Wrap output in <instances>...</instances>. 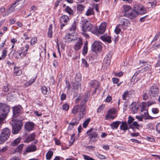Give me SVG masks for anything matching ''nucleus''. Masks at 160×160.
Instances as JSON below:
<instances>
[{
	"label": "nucleus",
	"mask_w": 160,
	"mask_h": 160,
	"mask_svg": "<svg viewBox=\"0 0 160 160\" xmlns=\"http://www.w3.org/2000/svg\"><path fill=\"white\" fill-rule=\"evenodd\" d=\"M22 108L21 106H15L13 108V116L12 125V132L13 134H17L21 130L23 125V123L21 119L16 118L22 113Z\"/></svg>",
	"instance_id": "f257e3e1"
},
{
	"label": "nucleus",
	"mask_w": 160,
	"mask_h": 160,
	"mask_svg": "<svg viewBox=\"0 0 160 160\" xmlns=\"http://www.w3.org/2000/svg\"><path fill=\"white\" fill-rule=\"evenodd\" d=\"M10 107L7 104L0 103V129L2 124L5 122V118L9 112Z\"/></svg>",
	"instance_id": "f03ea898"
},
{
	"label": "nucleus",
	"mask_w": 160,
	"mask_h": 160,
	"mask_svg": "<svg viewBox=\"0 0 160 160\" xmlns=\"http://www.w3.org/2000/svg\"><path fill=\"white\" fill-rule=\"evenodd\" d=\"M92 28V25L91 23H88L87 21L83 23L82 26V32H81L82 35L84 36L86 38H88L89 36L86 32L90 31Z\"/></svg>",
	"instance_id": "7ed1b4c3"
},
{
	"label": "nucleus",
	"mask_w": 160,
	"mask_h": 160,
	"mask_svg": "<svg viewBox=\"0 0 160 160\" xmlns=\"http://www.w3.org/2000/svg\"><path fill=\"white\" fill-rule=\"evenodd\" d=\"M88 100V96L87 95L85 98H84L83 100H82L80 103V114L78 116L80 118H81L83 117L86 113V105H85L86 102Z\"/></svg>",
	"instance_id": "20e7f679"
},
{
	"label": "nucleus",
	"mask_w": 160,
	"mask_h": 160,
	"mask_svg": "<svg viewBox=\"0 0 160 160\" xmlns=\"http://www.w3.org/2000/svg\"><path fill=\"white\" fill-rule=\"evenodd\" d=\"M10 130L8 128L2 130L0 134V140L2 142H4L7 140L10 136Z\"/></svg>",
	"instance_id": "39448f33"
},
{
	"label": "nucleus",
	"mask_w": 160,
	"mask_h": 160,
	"mask_svg": "<svg viewBox=\"0 0 160 160\" xmlns=\"http://www.w3.org/2000/svg\"><path fill=\"white\" fill-rule=\"evenodd\" d=\"M87 134L89 136L91 141L96 142L98 138V134L96 130L93 128H91L87 132Z\"/></svg>",
	"instance_id": "423d86ee"
},
{
	"label": "nucleus",
	"mask_w": 160,
	"mask_h": 160,
	"mask_svg": "<svg viewBox=\"0 0 160 160\" xmlns=\"http://www.w3.org/2000/svg\"><path fill=\"white\" fill-rule=\"evenodd\" d=\"M159 93V88L157 86H152L150 88L149 94L151 97H157L158 96Z\"/></svg>",
	"instance_id": "0eeeda50"
},
{
	"label": "nucleus",
	"mask_w": 160,
	"mask_h": 160,
	"mask_svg": "<svg viewBox=\"0 0 160 160\" xmlns=\"http://www.w3.org/2000/svg\"><path fill=\"white\" fill-rule=\"evenodd\" d=\"M134 10L138 14H143L146 12V10L143 6L140 4H136L134 5Z\"/></svg>",
	"instance_id": "6e6552de"
},
{
	"label": "nucleus",
	"mask_w": 160,
	"mask_h": 160,
	"mask_svg": "<svg viewBox=\"0 0 160 160\" xmlns=\"http://www.w3.org/2000/svg\"><path fill=\"white\" fill-rule=\"evenodd\" d=\"M73 42L75 43L73 48L76 51H78L81 48L83 44L82 39L80 38H78L74 39Z\"/></svg>",
	"instance_id": "1a4fd4ad"
},
{
	"label": "nucleus",
	"mask_w": 160,
	"mask_h": 160,
	"mask_svg": "<svg viewBox=\"0 0 160 160\" xmlns=\"http://www.w3.org/2000/svg\"><path fill=\"white\" fill-rule=\"evenodd\" d=\"M102 49V43L98 41H95L92 46V50L94 52H100Z\"/></svg>",
	"instance_id": "9d476101"
},
{
	"label": "nucleus",
	"mask_w": 160,
	"mask_h": 160,
	"mask_svg": "<svg viewBox=\"0 0 160 160\" xmlns=\"http://www.w3.org/2000/svg\"><path fill=\"white\" fill-rule=\"evenodd\" d=\"M69 18L67 15H62L60 17V21L61 24L60 28L61 29H62L67 24V23L69 21Z\"/></svg>",
	"instance_id": "9b49d317"
},
{
	"label": "nucleus",
	"mask_w": 160,
	"mask_h": 160,
	"mask_svg": "<svg viewBox=\"0 0 160 160\" xmlns=\"http://www.w3.org/2000/svg\"><path fill=\"white\" fill-rule=\"evenodd\" d=\"M106 27V23L105 22H103L100 25L98 29V27H96V32L99 34H102L105 32Z\"/></svg>",
	"instance_id": "f8f14e48"
},
{
	"label": "nucleus",
	"mask_w": 160,
	"mask_h": 160,
	"mask_svg": "<svg viewBox=\"0 0 160 160\" xmlns=\"http://www.w3.org/2000/svg\"><path fill=\"white\" fill-rule=\"evenodd\" d=\"M99 82L97 80H94L91 81L89 83V86L92 88L95 89L94 92H92L93 94L96 93V90L99 85Z\"/></svg>",
	"instance_id": "ddd939ff"
},
{
	"label": "nucleus",
	"mask_w": 160,
	"mask_h": 160,
	"mask_svg": "<svg viewBox=\"0 0 160 160\" xmlns=\"http://www.w3.org/2000/svg\"><path fill=\"white\" fill-rule=\"evenodd\" d=\"M36 137V134L34 133H32L26 136L24 138V142L28 143L34 140Z\"/></svg>",
	"instance_id": "4468645a"
},
{
	"label": "nucleus",
	"mask_w": 160,
	"mask_h": 160,
	"mask_svg": "<svg viewBox=\"0 0 160 160\" xmlns=\"http://www.w3.org/2000/svg\"><path fill=\"white\" fill-rule=\"evenodd\" d=\"M138 15L137 12L134 10L132 9L128 12L127 13V14L125 16L130 19H133L136 18Z\"/></svg>",
	"instance_id": "2eb2a0df"
},
{
	"label": "nucleus",
	"mask_w": 160,
	"mask_h": 160,
	"mask_svg": "<svg viewBox=\"0 0 160 160\" xmlns=\"http://www.w3.org/2000/svg\"><path fill=\"white\" fill-rule=\"evenodd\" d=\"M119 25L124 27H128L130 25V22L128 19L122 18L120 20V24Z\"/></svg>",
	"instance_id": "dca6fc26"
},
{
	"label": "nucleus",
	"mask_w": 160,
	"mask_h": 160,
	"mask_svg": "<svg viewBox=\"0 0 160 160\" xmlns=\"http://www.w3.org/2000/svg\"><path fill=\"white\" fill-rule=\"evenodd\" d=\"M130 108L132 113L134 114L137 112L139 106L136 102H134L132 103L131 105Z\"/></svg>",
	"instance_id": "f3484780"
},
{
	"label": "nucleus",
	"mask_w": 160,
	"mask_h": 160,
	"mask_svg": "<svg viewBox=\"0 0 160 160\" xmlns=\"http://www.w3.org/2000/svg\"><path fill=\"white\" fill-rule=\"evenodd\" d=\"M24 126L25 129L27 131H30L33 130L34 125L32 122H28L25 123Z\"/></svg>",
	"instance_id": "a211bd4d"
},
{
	"label": "nucleus",
	"mask_w": 160,
	"mask_h": 160,
	"mask_svg": "<svg viewBox=\"0 0 160 160\" xmlns=\"http://www.w3.org/2000/svg\"><path fill=\"white\" fill-rule=\"evenodd\" d=\"M27 52L24 50V48L21 47L20 50L17 52V53L21 58H22L24 57Z\"/></svg>",
	"instance_id": "6ab92c4d"
},
{
	"label": "nucleus",
	"mask_w": 160,
	"mask_h": 160,
	"mask_svg": "<svg viewBox=\"0 0 160 160\" xmlns=\"http://www.w3.org/2000/svg\"><path fill=\"white\" fill-rule=\"evenodd\" d=\"M37 148L36 145H31L29 146L26 148L25 151L26 152H34L36 150Z\"/></svg>",
	"instance_id": "aec40b11"
},
{
	"label": "nucleus",
	"mask_w": 160,
	"mask_h": 160,
	"mask_svg": "<svg viewBox=\"0 0 160 160\" xmlns=\"http://www.w3.org/2000/svg\"><path fill=\"white\" fill-rule=\"evenodd\" d=\"M129 126L128 127V124L126 122H122L121 124L120 127V129L121 130H122L124 132H125L127 130H129Z\"/></svg>",
	"instance_id": "412c9836"
},
{
	"label": "nucleus",
	"mask_w": 160,
	"mask_h": 160,
	"mask_svg": "<svg viewBox=\"0 0 160 160\" xmlns=\"http://www.w3.org/2000/svg\"><path fill=\"white\" fill-rule=\"evenodd\" d=\"M81 76L80 73H78L76 75L75 77V84L77 86L79 85L80 82L81 81Z\"/></svg>",
	"instance_id": "4be33fe9"
},
{
	"label": "nucleus",
	"mask_w": 160,
	"mask_h": 160,
	"mask_svg": "<svg viewBox=\"0 0 160 160\" xmlns=\"http://www.w3.org/2000/svg\"><path fill=\"white\" fill-rule=\"evenodd\" d=\"M100 38L103 41L106 42L108 43L111 42V38L110 36L107 35H103L100 37Z\"/></svg>",
	"instance_id": "5701e85b"
},
{
	"label": "nucleus",
	"mask_w": 160,
	"mask_h": 160,
	"mask_svg": "<svg viewBox=\"0 0 160 160\" xmlns=\"http://www.w3.org/2000/svg\"><path fill=\"white\" fill-rule=\"evenodd\" d=\"M132 9L130 6L128 5H124L123 6L122 11L124 12V14L125 16L127 14V13L128 12Z\"/></svg>",
	"instance_id": "b1692460"
},
{
	"label": "nucleus",
	"mask_w": 160,
	"mask_h": 160,
	"mask_svg": "<svg viewBox=\"0 0 160 160\" xmlns=\"http://www.w3.org/2000/svg\"><path fill=\"white\" fill-rule=\"evenodd\" d=\"M110 56L109 57L108 56H107L105 58L103 64L106 67H107L110 64Z\"/></svg>",
	"instance_id": "393cba45"
},
{
	"label": "nucleus",
	"mask_w": 160,
	"mask_h": 160,
	"mask_svg": "<svg viewBox=\"0 0 160 160\" xmlns=\"http://www.w3.org/2000/svg\"><path fill=\"white\" fill-rule=\"evenodd\" d=\"M80 106L79 105H75L72 108V113L74 115H76L79 110H80Z\"/></svg>",
	"instance_id": "a878e982"
},
{
	"label": "nucleus",
	"mask_w": 160,
	"mask_h": 160,
	"mask_svg": "<svg viewBox=\"0 0 160 160\" xmlns=\"http://www.w3.org/2000/svg\"><path fill=\"white\" fill-rule=\"evenodd\" d=\"M14 75L16 76H20L22 73V70L19 69V68L14 67Z\"/></svg>",
	"instance_id": "bb28decb"
},
{
	"label": "nucleus",
	"mask_w": 160,
	"mask_h": 160,
	"mask_svg": "<svg viewBox=\"0 0 160 160\" xmlns=\"http://www.w3.org/2000/svg\"><path fill=\"white\" fill-rule=\"evenodd\" d=\"M120 122L119 121H116L113 122L110 124V126L112 129H117L118 127Z\"/></svg>",
	"instance_id": "cd10ccee"
},
{
	"label": "nucleus",
	"mask_w": 160,
	"mask_h": 160,
	"mask_svg": "<svg viewBox=\"0 0 160 160\" xmlns=\"http://www.w3.org/2000/svg\"><path fill=\"white\" fill-rule=\"evenodd\" d=\"M94 12L93 9L92 8H89L88 9L85 13V15L87 16L93 15L94 16Z\"/></svg>",
	"instance_id": "c85d7f7f"
},
{
	"label": "nucleus",
	"mask_w": 160,
	"mask_h": 160,
	"mask_svg": "<svg viewBox=\"0 0 160 160\" xmlns=\"http://www.w3.org/2000/svg\"><path fill=\"white\" fill-rule=\"evenodd\" d=\"M76 28V22L74 21L69 28V30L72 33L74 32Z\"/></svg>",
	"instance_id": "c756f323"
},
{
	"label": "nucleus",
	"mask_w": 160,
	"mask_h": 160,
	"mask_svg": "<svg viewBox=\"0 0 160 160\" xmlns=\"http://www.w3.org/2000/svg\"><path fill=\"white\" fill-rule=\"evenodd\" d=\"M64 38L66 39V41L68 42H73L74 39L72 38V35L69 34L66 35Z\"/></svg>",
	"instance_id": "7c9ffc66"
},
{
	"label": "nucleus",
	"mask_w": 160,
	"mask_h": 160,
	"mask_svg": "<svg viewBox=\"0 0 160 160\" xmlns=\"http://www.w3.org/2000/svg\"><path fill=\"white\" fill-rule=\"evenodd\" d=\"M21 139L18 138L13 140L11 143V145L13 146L17 145L20 142Z\"/></svg>",
	"instance_id": "2f4dec72"
},
{
	"label": "nucleus",
	"mask_w": 160,
	"mask_h": 160,
	"mask_svg": "<svg viewBox=\"0 0 160 160\" xmlns=\"http://www.w3.org/2000/svg\"><path fill=\"white\" fill-rule=\"evenodd\" d=\"M13 5L9 8L7 10V12L3 16H5L8 15L9 13H11L14 10V8L15 6H14V7H13Z\"/></svg>",
	"instance_id": "473e14b6"
},
{
	"label": "nucleus",
	"mask_w": 160,
	"mask_h": 160,
	"mask_svg": "<svg viewBox=\"0 0 160 160\" xmlns=\"http://www.w3.org/2000/svg\"><path fill=\"white\" fill-rule=\"evenodd\" d=\"M41 90L42 93L44 95L47 94L49 92V90H48L47 88L45 86L42 87Z\"/></svg>",
	"instance_id": "72a5a7b5"
},
{
	"label": "nucleus",
	"mask_w": 160,
	"mask_h": 160,
	"mask_svg": "<svg viewBox=\"0 0 160 160\" xmlns=\"http://www.w3.org/2000/svg\"><path fill=\"white\" fill-rule=\"evenodd\" d=\"M52 24H51L49 26L48 32V36L50 38H51L52 37Z\"/></svg>",
	"instance_id": "f704fd0d"
},
{
	"label": "nucleus",
	"mask_w": 160,
	"mask_h": 160,
	"mask_svg": "<svg viewBox=\"0 0 160 160\" xmlns=\"http://www.w3.org/2000/svg\"><path fill=\"white\" fill-rule=\"evenodd\" d=\"M140 126L139 124H138L137 122H133L132 124L129 127L130 128H133V127H135L136 128H138V127Z\"/></svg>",
	"instance_id": "c9c22d12"
},
{
	"label": "nucleus",
	"mask_w": 160,
	"mask_h": 160,
	"mask_svg": "<svg viewBox=\"0 0 160 160\" xmlns=\"http://www.w3.org/2000/svg\"><path fill=\"white\" fill-rule=\"evenodd\" d=\"M116 116H114L112 114H111L110 113H107L105 117V119L108 120L109 119H114Z\"/></svg>",
	"instance_id": "e433bc0d"
},
{
	"label": "nucleus",
	"mask_w": 160,
	"mask_h": 160,
	"mask_svg": "<svg viewBox=\"0 0 160 160\" xmlns=\"http://www.w3.org/2000/svg\"><path fill=\"white\" fill-rule=\"evenodd\" d=\"M134 119L131 116H129L128 117V124L129 125V127L133 122Z\"/></svg>",
	"instance_id": "4c0bfd02"
},
{
	"label": "nucleus",
	"mask_w": 160,
	"mask_h": 160,
	"mask_svg": "<svg viewBox=\"0 0 160 160\" xmlns=\"http://www.w3.org/2000/svg\"><path fill=\"white\" fill-rule=\"evenodd\" d=\"M53 154V152L52 151H48L46 155V159L48 160L50 159L52 156Z\"/></svg>",
	"instance_id": "58836bf2"
},
{
	"label": "nucleus",
	"mask_w": 160,
	"mask_h": 160,
	"mask_svg": "<svg viewBox=\"0 0 160 160\" xmlns=\"http://www.w3.org/2000/svg\"><path fill=\"white\" fill-rule=\"evenodd\" d=\"M121 27L122 26L119 24L117 26L114 30L115 32L117 34H118L121 31Z\"/></svg>",
	"instance_id": "ea45409f"
},
{
	"label": "nucleus",
	"mask_w": 160,
	"mask_h": 160,
	"mask_svg": "<svg viewBox=\"0 0 160 160\" xmlns=\"http://www.w3.org/2000/svg\"><path fill=\"white\" fill-rule=\"evenodd\" d=\"M8 51L7 48H4L2 51V58H5L7 55V52Z\"/></svg>",
	"instance_id": "a19ab883"
},
{
	"label": "nucleus",
	"mask_w": 160,
	"mask_h": 160,
	"mask_svg": "<svg viewBox=\"0 0 160 160\" xmlns=\"http://www.w3.org/2000/svg\"><path fill=\"white\" fill-rule=\"evenodd\" d=\"M128 97H129L128 92V91H125L122 95L123 100H126L127 98Z\"/></svg>",
	"instance_id": "79ce46f5"
},
{
	"label": "nucleus",
	"mask_w": 160,
	"mask_h": 160,
	"mask_svg": "<svg viewBox=\"0 0 160 160\" xmlns=\"http://www.w3.org/2000/svg\"><path fill=\"white\" fill-rule=\"evenodd\" d=\"M66 11L70 15H72L73 14V10L68 6L65 9Z\"/></svg>",
	"instance_id": "37998d69"
},
{
	"label": "nucleus",
	"mask_w": 160,
	"mask_h": 160,
	"mask_svg": "<svg viewBox=\"0 0 160 160\" xmlns=\"http://www.w3.org/2000/svg\"><path fill=\"white\" fill-rule=\"evenodd\" d=\"M23 146L24 144H23L19 145L18 147H17L16 149V151L19 152H21L22 150Z\"/></svg>",
	"instance_id": "c03bdc74"
},
{
	"label": "nucleus",
	"mask_w": 160,
	"mask_h": 160,
	"mask_svg": "<svg viewBox=\"0 0 160 160\" xmlns=\"http://www.w3.org/2000/svg\"><path fill=\"white\" fill-rule=\"evenodd\" d=\"M85 6L82 4H78L77 6V9L78 11H82L84 9Z\"/></svg>",
	"instance_id": "a18cd8bd"
},
{
	"label": "nucleus",
	"mask_w": 160,
	"mask_h": 160,
	"mask_svg": "<svg viewBox=\"0 0 160 160\" xmlns=\"http://www.w3.org/2000/svg\"><path fill=\"white\" fill-rule=\"evenodd\" d=\"M156 3V0H149L148 2V4H150L152 7H154L155 6V4Z\"/></svg>",
	"instance_id": "49530a36"
},
{
	"label": "nucleus",
	"mask_w": 160,
	"mask_h": 160,
	"mask_svg": "<svg viewBox=\"0 0 160 160\" xmlns=\"http://www.w3.org/2000/svg\"><path fill=\"white\" fill-rule=\"evenodd\" d=\"M96 156L99 159H104L106 158V157L105 156L101 155L98 152H97L96 153Z\"/></svg>",
	"instance_id": "de8ad7c7"
},
{
	"label": "nucleus",
	"mask_w": 160,
	"mask_h": 160,
	"mask_svg": "<svg viewBox=\"0 0 160 160\" xmlns=\"http://www.w3.org/2000/svg\"><path fill=\"white\" fill-rule=\"evenodd\" d=\"M9 86L8 84L5 85L2 88L3 91L5 92H7L9 90Z\"/></svg>",
	"instance_id": "09e8293b"
},
{
	"label": "nucleus",
	"mask_w": 160,
	"mask_h": 160,
	"mask_svg": "<svg viewBox=\"0 0 160 160\" xmlns=\"http://www.w3.org/2000/svg\"><path fill=\"white\" fill-rule=\"evenodd\" d=\"M90 121V119H88L84 122L83 124V126L84 128H85L87 127Z\"/></svg>",
	"instance_id": "8fccbe9b"
},
{
	"label": "nucleus",
	"mask_w": 160,
	"mask_h": 160,
	"mask_svg": "<svg viewBox=\"0 0 160 160\" xmlns=\"http://www.w3.org/2000/svg\"><path fill=\"white\" fill-rule=\"evenodd\" d=\"M37 42V38L36 37H33L31 41V44L32 45L34 44Z\"/></svg>",
	"instance_id": "3c124183"
},
{
	"label": "nucleus",
	"mask_w": 160,
	"mask_h": 160,
	"mask_svg": "<svg viewBox=\"0 0 160 160\" xmlns=\"http://www.w3.org/2000/svg\"><path fill=\"white\" fill-rule=\"evenodd\" d=\"M83 156L84 159L85 160H95L91 157L86 155H84Z\"/></svg>",
	"instance_id": "603ef678"
},
{
	"label": "nucleus",
	"mask_w": 160,
	"mask_h": 160,
	"mask_svg": "<svg viewBox=\"0 0 160 160\" xmlns=\"http://www.w3.org/2000/svg\"><path fill=\"white\" fill-rule=\"evenodd\" d=\"M82 64L83 66H84L86 67H88L89 66L86 60L84 59H82Z\"/></svg>",
	"instance_id": "864d4df0"
},
{
	"label": "nucleus",
	"mask_w": 160,
	"mask_h": 160,
	"mask_svg": "<svg viewBox=\"0 0 160 160\" xmlns=\"http://www.w3.org/2000/svg\"><path fill=\"white\" fill-rule=\"evenodd\" d=\"M62 108L64 110H68L69 108V106L67 104H65L63 105Z\"/></svg>",
	"instance_id": "5fc2aeb1"
},
{
	"label": "nucleus",
	"mask_w": 160,
	"mask_h": 160,
	"mask_svg": "<svg viewBox=\"0 0 160 160\" xmlns=\"http://www.w3.org/2000/svg\"><path fill=\"white\" fill-rule=\"evenodd\" d=\"M159 66H160V53L158 55L157 62L156 64V67H158Z\"/></svg>",
	"instance_id": "6e6d98bb"
},
{
	"label": "nucleus",
	"mask_w": 160,
	"mask_h": 160,
	"mask_svg": "<svg viewBox=\"0 0 160 160\" xmlns=\"http://www.w3.org/2000/svg\"><path fill=\"white\" fill-rule=\"evenodd\" d=\"M87 51L88 47H83L82 52V54L84 55H85L87 53Z\"/></svg>",
	"instance_id": "4d7b16f0"
},
{
	"label": "nucleus",
	"mask_w": 160,
	"mask_h": 160,
	"mask_svg": "<svg viewBox=\"0 0 160 160\" xmlns=\"http://www.w3.org/2000/svg\"><path fill=\"white\" fill-rule=\"evenodd\" d=\"M152 112L154 114H157L159 112V110L157 108H152Z\"/></svg>",
	"instance_id": "13d9d810"
},
{
	"label": "nucleus",
	"mask_w": 160,
	"mask_h": 160,
	"mask_svg": "<svg viewBox=\"0 0 160 160\" xmlns=\"http://www.w3.org/2000/svg\"><path fill=\"white\" fill-rule=\"evenodd\" d=\"M112 80L113 82L114 83H115V84L119 82V79H118V78H112Z\"/></svg>",
	"instance_id": "bf43d9fd"
},
{
	"label": "nucleus",
	"mask_w": 160,
	"mask_h": 160,
	"mask_svg": "<svg viewBox=\"0 0 160 160\" xmlns=\"http://www.w3.org/2000/svg\"><path fill=\"white\" fill-rule=\"evenodd\" d=\"M151 68V65H148L145 68H144V69H142L141 71H142V72H143L145 71L148 70L149 69H150Z\"/></svg>",
	"instance_id": "052dcab7"
},
{
	"label": "nucleus",
	"mask_w": 160,
	"mask_h": 160,
	"mask_svg": "<svg viewBox=\"0 0 160 160\" xmlns=\"http://www.w3.org/2000/svg\"><path fill=\"white\" fill-rule=\"evenodd\" d=\"M36 77L35 78H33V79H31L30 80L28 81L29 84L28 85H27V84L26 83V85L27 86H29V85H31V84H32L33 82H34L35 81V79H36Z\"/></svg>",
	"instance_id": "680f3d73"
},
{
	"label": "nucleus",
	"mask_w": 160,
	"mask_h": 160,
	"mask_svg": "<svg viewBox=\"0 0 160 160\" xmlns=\"http://www.w3.org/2000/svg\"><path fill=\"white\" fill-rule=\"evenodd\" d=\"M110 113L112 114H114L115 113V110L114 108H111L110 109L108 112V113Z\"/></svg>",
	"instance_id": "e2e57ef3"
},
{
	"label": "nucleus",
	"mask_w": 160,
	"mask_h": 160,
	"mask_svg": "<svg viewBox=\"0 0 160 160\" xmlns=\"http://www.w3.org/2000/svg\"><path fill=\"white\" fill-rule=\"evenodd\" d=\"M78 123V120H75L74 122H71L70 124V125L72 126L77 125Z\"/></svg>",
	"instance_id": "0e129e2a"
},
{
	"label": "nucleus",
	"mask_w": 160,
	"mask_h": 160,
	"mask_svg": "<svg viewBox=\"0 0 160 160\" xmlns=\"http://www.w3.org/2000/svg\"><path fill=\"white\" fill-rule=\"evenodd\" d=\"M160 36V32L156 34L153 39V41H155L158 39L159 38V36Z\"/></svg>",
	"instance_id": "69168bd1"
},
{
	"label": "nucleus",
	"mask_w": 160,
	"mask_h": 160,
	"mask_svg": "<svg viewBox=\"0 0 160 160\" xmlns=\"http://www.w3.org/2000/svg\"><path fill=\"white\" fill-rule=\"evenodd\" d=\"M104 107V106L103 105H102L101 106H100L98 108V112H100L101 111H102Z\"/></svg>",
	"instance_id": "338daca9"
},
{
	"label": "nucleus",
	"mask_w": 160,
	"mask_h": 160,
	"mask_svg": "<svg viewBox=\"0 0 160 160\" xmlns=\"http://www.w3.org/2000/svg\"><path fill=\"white\" fill-rule=\"evenodd\" d=\"M156 130L160 133V123L157 125Z\"/></svg>",
	"instance_id": "774afa93"
}]
</instances>
